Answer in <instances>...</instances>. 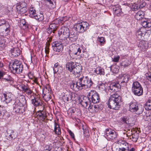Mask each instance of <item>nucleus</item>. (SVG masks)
<instances>
[{"label":"nucleus","mask_w":151,"mask_h":151,"mask_svg":"<svg viewBox=\"0 0 151 151\" xmlns=\"http://www.w3.org/2000/svg\"><path fill=\"white\" fill-rule=\"evenodd\" d=\"M76 110L74 108H71L68 109V115L70 116L72 118H75L76 116H75L76 114L75 111Z\"/></svg>","instance_id":"c756f323"},{"label":"nucleus","mask_w":151,"mask_h":151,"mask_svg":"<svg viewBox=\"0 0 151 151\" xmlns=\"http://www.w3.org/2000/svg\"><path fill=\"white\" fill-rule=\"evenodd\" d=\"M69 55L71 57H76L78 59L82 58V54H81V50L80 47L74 44L70 46L69 49Z\"/></svg>","instance_id":"7ed1b4c3"},{"label":"nucleus","mask_w":151,"mask_h":151,"mask_svg":"<svg viewBox=\"0 0 151 151\" xmlns=\"http://www.w3.org/2000/svg\"><path fill=\"white\" fill-rule=\"evenodd\" d=\"M121 145L122 147L121 148L125 151H130V149L129 148V145L125 141H122L121 143Z\"/></svg>","instance_id":"cd10ccee"},{"label":"nucleus","mask_w":151,"mask_h":151,"mask_svg":"<svg viewBox=\"0 0 151 151\" xmlns=\"http://www.w3.org/2000/svg\"><path fill=\"white\" fill-rule=\"evenodd\" d=\"M144 119L145 120L150 121L151 120V113L150 112H146L144 115Z\"/></svg>","instance_id":"c9c22d12"},{"label":"nucleus","mask_w":151,"mask_h":151,"mask_svg":"<svg viewBox=\"0 0 151 151\" xmlns=\"http://www.w3.org/2000/svg\"><path fill=\"white\" fill-rule=\"evenodd\" d=\"M67 68L70 72L75 75V77H77L80 76L82 69L81 66L76 65L74 63L70 61L67 65Z\"/></svg>","instance_id":"f03ea898"},{"label":"nucleus","mask_w":151,"mask_h":151,"mask_svg":"<svg viewBox=\"0 0 151 151\" xmlns=\"http://www.w3.org/2000/svg\"><path fill=\"white\" fill-rule=\"evenodd\" d=\"M11 53V57H17L19 56L21 52L20 49L17 47L11 49L10 50Z\"/></svg>","instance_id":"a211bd4d"},{"label":"nucleus","mask_w":151,"mask_h":151,"mask_svg":"<svg viewBox=\"0 0 151 151\" xmlns=\"http://www.w3.org/2000/svg\"><path fill=\"white\" fill-rule=\"evenodd\" d=\"M54 148V146H53L52 147V146L47 145L45 147V150H53Z\"/></svg>","instance_id":"680f3d73"},{"label":"nucleus","mask_w":151,"mask_h":151,"mask_svg":"<svg viewBox=\"0 0 151 151\" xmlns=\"http://www.w3.org/2000/svg\"><path fill=\"white\" fill-rule=\"evenodd\" d=\"M111 70H112L113 73H118L119 69L116 66L113 65L111 67Z\"/></svg>","instance_id":"09e8293b"},{"label":"nucleus","mask_w":151,"mask_h":151,"mask_svg":"<svg viewBox=\"0 0 151 151\" xmlns=\"http://www.w3.org/2000/svg\"><path fill=\"white\" fill-rule=\"evenodd\" d=\"M52 46L53 50L56 52H60L63 51V46L61 43L58 41H55L53 42Z\"/></svg>","instance_id":"ddd939ff"},{"label":"nucleus","mask_w":151,"mask_h":151,"mask_svg":"<svg viewBox=\"0 0 151 151\" xmlns=\"http://www.w3.org/2000/svg\"><path fill=\"white\" fill-rule=\"evenodd\" d=\"M127 132L128 133L127 136H128L129 138L132 139L133 142H136L137 141L139 137V134L136 130L133 129L131 131L129 130Z\"/></svg>","instance_id":"1a4fd4ad"},{"label":"nucleus","mask_w":151,"mask_h":151,"mask_svg":"<svg viewBox=\"0 0 151 151\" xmlns=\"http://www.w3.org/2000/svg\"><path fill=\"white\" fill-rule=\"evenodd\" d=\"M21 87L22 90L24 91V92L26 93L28 95H30V98L32 99V96H33L35 94L33 91L31 90L30 88L27 86L22 85Z\"/></svg>","instance_id":"2eb2a0df"},{"label":"nucleus","mask_w":151,"mask_h":151,"mask_svg":"<svg viewBox=\"0 0 151 151\" xmlns=\"http://www.w3.org/2000/svg\"><path fill=\"white\" fill-rule=\"evenodd\" d=\"M34 18L39 21H42L44 19V16L43 14L41 13L37 14Z\"/></svg>","instance_id":"58836bf2"},{"label":"nucleus","mask_w":151,"mask_h":151,"mask_svg":"<svg viewBox=\"0 0 151 151\" xmlns=\"http://www.w3.org/2000/svg\"><path fill=\"white\" fill-rule=\"evenodd\" d=\"M45 118H46V116H45V114H43V115H42V116H41L38 119L42 121H44V120L45 119Z\"/></svg>","instance_id":"69168bd1"},{"label":"nucleus","mask_w":151,"mask_h":151,"mask_svg":"<svg viewBox=\"0 0 151 151\" xmlns=\"http://www.w3.org/2000/svg\"><path fill=\"white\" fill-rule=\"evenodd\" d=\"M113 9L114 11V13L115 15L119 16L121 14L122 9L119 7L114 8H113Z\"/></svg>","instance_id":"e433bc0d"},{"label":"nucleus","mask_w":151,"mask_h":151,"mask_svg":"<svg viewBox=\"0 0 151 151\" xmlns=\"http://www.w3.org/2000/svg\"><path fill=\"white\" fill-rule=\"evenodd\" d=\"M146 76L147 79L151 81V73L149 72L146 74Z\"/></svg>","instance_id":"e2e57ef3"},{"label":"nucleus","mask_w":151,"mask_h":151,"mask_svg":"<svg viewBox=\"0 0 151 151\" xmlns=\"http://www.w3.org/2000/svg\"><path fill=\"white\" fill-rule=\"evenodd\" d=\"M18 13L23 14L26 13L27 10V4L25 2H22L19 3L17 6Z\"/></svg>","instance_id":"9b49d317"},{"label":"nucleus","mask_w":151,"mask_h":151,"mask_svg":"<svg viewBox=\"0 0 151 151\" xmlns=\"http://www.w3.org/2000/svg\"><path fill=\"white\" fill-rule=\"evenodd\" d=\"M73 28L76 30V31L78 33H83L84 32V30L82 29L80 26V24L77 23L74 25Z\"/></svg>","instance_id":"c85d7f7f"},{"label":"nucleus","mask_w":151,"mask_h":151,"mask_svg":"<svg viewBox=\"0 0 151 151\" xmlns=\"http://www.w3.org/2000/svg\"><path fill=\"white\" fill-rule=\"evenodd\" d=\"M121 100V97L117 93L111 95L108 100V107L113 109H118L120 106Z\"/></svg>","instance_id":"f257e3e1"},{"label":"nucleus","mask_w":151,"mask_h":151,"mask_svg":"<svg viewBox=\"0 0 151 151\" xmlns=\"http://www.w3.org/2000/svg\"><path fill=\"white\" fill-rule=\"evenodd\" d=\"M132 90L135 95L140 96L143 94L142 88L140 83L138 82H135L133 83Z\"/></svg>","instance_id":"423d86ee"},{"label":"nucleus","mask_w":151,"mask_h":151,"mask_svg":"<svg viewBox=\"0 0 151 151\" xmlns=\"http://www.w3.org/2000/svg\"><path fill=\"white\" fill-rule=\"evenodd\" d=\"M61 148L58 147L53 148V151H60Z\"/></svg>","instance_id":"774afa93"},{"label":"nucleus","mask_w":151,"mask_h":151,"mask_svg":"<svg viewBox=\"0 0 151 151\" xmlns=\"http://www.w3.org/2000/svg\"><path fill=\"white\" fill-rule=\"evenodd\" d=\"M129 75L124 74L122 76L120 81H119V83H120L121 86H122L123 85V83H126L128 82L129 79ZM124 85V84H123V85Z\"/></svg>","instance_id":"4be33fe9"},{"label":"nucleus","mask_w":151,"mask_h":151,"mask_svg":"<svg viewBox=\"0 0 151 151\" xmlns=\"http://www.w3.org/2000/svg\"><path fill=\"white\" fill-rule=\"evenodd\" d=\"M44 107H42V111H39L37 113V117L38 118L40 117L41 116H42V115H43V114H45L43 113H42L43 112V110L44 109Z\"/></svg>","instance_id":"4d7b16f0"},{"label":"nucleus","mask_w":151,"mask_h":151,"mask_svg":"<svg viewBox=\"0 0 151 151\" xmlns=\"http://www.w3.org/2000/svg\"><path fill=\"white\" fill-rule=\"evenodd\" d=\"M120 59V57L119 56H114L113 58L112 61L114 62H118Z\"/></svg>","instance_id":"bf43d9fd"},{"label":"nucleus","mask_w":151,"mask_h":151,"mask_svg":"<svg viewBox=\"0 0 151 151\" xmlns=\"http://www.w3.org/2000/svg\"><path fill=\"white\" fill-rule=\"evenodd\" d=\"M50 95L49 93L43 94V98L46 101L49 100L51 98Z\"/></svg>","instance_id":"a18cd8bd"},{"label":"nucleus","mask_w":151,"mask_h":151,"mask_svg":"<svg viewBox=\"0 0 151 151\" xmlns=\"http://www.w3.org/2000/svg\"><path fill=\"white\" fill-rule=\"evenodd\" d=\"M4 45V41L2 39L0 38V47H2Z\"/></svg>","instance_id":"338daca9"},{"label":"nucleus","mask_w":151,"mask_h":151,"mask_svg":"<svg viewBox=\"0 0 151 151\" xmlns=\"http://www.w3.org/2000/svg\"><path fill=\"white\" fill-rule=\"evenodd\" d=\"M79 24H80V26L82 29L84 30V32L89 28V24L86 22H83L79 23Z\"/></svg>","instance_id":"7c9ffc66"},{"label":"nucleus","mask_w":151,"mask_h":151,"mask_svg":"<svg viewBox=\"0 0 151 151\" xmlns=\"http://www.w3.org/2000/svg\"><path fill=\"white\" fill-rule=\"evenodd\" d=\"M2 81H7L9 82L11 81V77L9 75L6 74L5 72V74L2 78Z\"/></svg>","instance_id":"72a5a7b5"},{"label":"nucleus","mask_w":151,"mask_h":151,"mask_svg":"<svg viewBox=\"0 0 151 151\" xmlns=\"http://www.w3.org/2000/svg\"><path fill=\"white\" fill-rule=\"evenodd\" d=\"M59 65L58 63H55L53 67L54 74L56 73L58 71Z\"/></svg>","instance_id":"3c124183"},{"label":"nucleus","mask_w":151,"mask_h":151,"mask_svg":"<svg viewBox=\"0 0 151 151\" xmlns=\"http://www.w3.org/2000/svg\"><path fill=\"white\" fill-rule=\"evenodd\" d=\"M82 89H86L89 88L93 84V82L91 79L87 76L79 79Z\"/></svg>","instance_id":"39448f33"},{"label":"nucleus","mask_w":151,"mask_h":151,"mask_svg":"<svg viewBox=\"0 0 151 151\" xmlns=\"http://www.w3.org/2000/svg\"><path fill=\"white\" fill-rule=\"evenodd\" d=\"M60 39L65 40H66V34H59Z\"/></svg>","instance_id":"5fc2aeb1"},{"label":"nucleus","mask_w":151,"mask_h":151,"mask_svg":"<svg viewBox=\"0 0 151 151\" xmlns=\"http://www.w3.org/2000/svg\"><path fill=\"white\" fill-rule=\"evenodd\" d=\"M88 97L87 96V97H84L83 100H81V101H80V102L82 106L85 107L87 108L88 105L90 102L89 101L88 102Z\"/></svg>","instance_id":"393cba45"},{"label":"nucleus","mask_w":151,"mask_h":151,"mask_svg":"<svg viewBox=\"0 0 151 151\" xmlns=\"http://www.w3.org/2000/svg\"><path fill=\"white\" fill-rule=\"evenodd\" d=\"M146 107L149 110H151V100H149L146 104Z\"/></svg>","instance_id":"8fccbe9b"},{"label":"nucleus","mask_w":151,"mask_h":151,"mask_svg":"<svg viewBox=\"0 0 151 151\" xmlns=\"http://www.w3.org/2000/svg\"><path fill=\"white\" fill-rule=\"evenodd\" d=\"M29 16L30 17L32 18H35V17L36 16V15H37V14L36 13V11H32L30 12L29 13Z\"/></svg>","instance_id":"13d9d810"},{"label":"nucleus","mask_w":151,"mask_h":151,"mask_svg":"<svg viewBox=\"0 0 151 151\" xmlns=\"http://www.w3.org/2000/svg\"><path fill=\"white\" fill-rule=\"evenodd\" d=\"M13 107V111L16 113H22L25 111V107L18 99L16 100Z\"/></svg>","instance_id":"0eeeda50"},{"label":"nucleus","mask_w":151,"mask_h":151,"mask_svg":"<svg viewBox=\"0 0 151 151\" xmlns=\"http://www.w3.org/2000/svg\"><path fill=\"white\" fill-rule=\"evenodd\" d=\"M9 27L10 25L9 23H6V25H4V26H3L4 29H5L4 32L6 34H8L9 32Z\"/></svg>","instance_id":"79ce46f5"},{"label":"nucleus","mask_w":151,"mask_h":151,"mask_svg":"<svg viewBox=\"0 0 151 151\" xmlns=\"http://www.w3.org/2000/svg\"><path fill=\"white\" fill-rule=\"evenodd\" d=\"M142 22V25L143 28H149L151 27V22L146 19H144Z\"/></svg>","instance_id":"bb28decb"},{"label":"nucleus","mask_w":151,"mask_h":151,"mask_svg":"<svg viewBox=\"0 0 151 151\" xmlns=\"http://www.w3.org/2000/svg\"><path fill=\"white\" fill-rule=\"evenodd\" d=\"M121 85L119 83H113L110 84L109 86L110 90L111 92H117L118 91L120 88Z\"/></svg>","instance_id":"dca6fc26"},{"label":"nucleus","mask_w":151,"mask_h":151,"mask_svg":"<svg viewBox=\"0 0 151 151\" xmlns=\"http://www.w3.org/2000/svg\"><path fill=\"white\" fill-rule=\"evenodd\" d=\"M67 131H68V133L70 135V136L71 137L74 139V140L75 139V135L74 133L73 132H72L71 130H70L69 129L67 128Z\"/></svg>","instance_id":"603ef678"},{"label":"nucleus","mask_w":151,"mask_h":151,"mask_svg":"<svg viewBox=\"0 0 151 151\" xmlns=\"http://www.w3.org/2000/svg\"><path fill=\"white\" fill-rule=\"evenodd\" d=\"M95 73L97 74L103 75L105 73L104 69L100 67L96 68L95 70Z\"/></svg>","instance_id":"2f4dec72"},{"label":"nucleus","mask_w":151,"mask_h":151,"mask_svg":"<svg viewBox=\"0 0 151 151\" xmlns=\"http://www.w3.org/2000/svg\"><path fill=\"white\" fill-rule=\"evenodd\" d=\"M3 98L4 99V101L6 104H8L13 99V96L10 93L4 94Z\"/></svg>","instance_id":"aec40b11"},{"label":"nucleus","mask_w":151,"mask_h":151,"mask_svg":"<svg viewBox=\"0 0 151 151\" xmlns=\"http://www.w3.org/2000/svg\"><path fill=\"white\" fill-rule=\"evenodd\" d=\"M6 23H8V22L4 19H0V31H2L1 30L2 28H3V26L4 25H6Z\"/></svg>","instance_id":"ea45409f"},{"label":"nucleus","mask_w":151,"mask_h":151,"mask_svg":"<svg viewBox=\"0 0 151 151\" xmlns=\"http://www.w3.org/2000/svg\"><path fill=\"white\" fill-rule=\"evenodd\" d=\"M66 27H65L61 28L60 30L59 31V34H66Z\"/></svg>","instance_id":"864d4df0"},{"label":"nucleus","mask_w":151,"mask_h":151,"mask_svg":"<svg viewBox=\"0 0 151 151\" xmlns=\"http://www.w3.org/2000/svg\"><path fill=\"white\" fill-rule=\"evenodd\" d=\"M144 13L142 11L138 12L135 14L136 19L139 20H143L144 19Z\"/></svg>","instance_id":"b1692460"},{"label":"nucleus","mask_w":151,"mask_h":151,"mask_svg":"<svg viewBox=\"0 0 151 151\" xmlns=\"http://www.w3.org/2000/svg\"><path fill=\"white\" fill-rule=\"evenodd\" d=\"M97 40L101 45H103L105 43L106 40L103 37H98Z\"/></svg>","instance_id":"4c0bfd02"},{"label":"nucleus","mask_w":151,"mask_h":151,"mask_svg":"<svg viewBox=\"0 0 151 151\" xmlns=\"http://www.w3.org/2000/svg\"><path fill=\"white\" fill-rule=\"evenodd\" d=\"M105 133V137L107 139H113L117 137L116 132L110 128L106 129Z\"/></svg>","instance_id":"9d476101"},{"label":"nucleus","mask_w":151,"mask_h":151,"mask_svg":"<svg viewBox=\"0 0 151 151\" xmlns=\"http://www.w3.org/2000/svg\"><path fill=\"white\" fill-rule=\"evenodd\" d=\"M146 33V30L144 28L141 27L138 29L136 34L138 39L140 40L143 39V38L145 35Z\"/></svg>","instance_id":"4468645a"},{"label":"nucleus","mask_w":151,"mask_h":151,"mask_svg":"<svg viewBox=\"0 0 151 151\" xmlns=\"http://www.w3.org/2000/svg\"><path fill=\"white\" fill-rule=\"evenodd\" d=\"M52 0H45V4L48 6L49 8H51L53 5V3Z\"/></svg>","instance_id":"c03bdc74"},{"label":"nucleus","mask_w":151,"mask_h":151,"mask_svg":"<svg viewBox=\"0 0 151 151\" xmlns=\"http://www.w3.org/2000/svg\"><path fill=\"white\" fill-rule=\"evenodd\" d=\"M20 25L21 26L23 27V29H26L28 28V25L26 24L24 19H22L20 21Z\"/></svg>","instance_id":"a19ab883"},{"label":"nucleus","mask_w":151,"mask_h":151,"mask_svg":"<svg viewBox=\"0 0 151 151\" xmlns=\"http://www.w3.org/2000/svg\"><path fill=\"white\" fill-rule=\"evenodd\" d=\"M147 45L146 42L145 41L142 40L139 42L138 47L141 50L145 51L147 49Z\"/></svg>","instance_id":"5701e85b"},{"label":"nucleus","mask_w":151,"mask_h":151,"mask_svg":"<svg viewBox=\"0 0 151 151\" xmlns=\"http://www.w3.org/2000/svg\"><path fill=\"white\" fill-rule=\"evenodd\" d=\"M49 44L48 43H46V46L45 48V52L46 54V56H47V55L48 54L49 52Z\"/></svg>","instance_id":"052dcab7"},{"label":"nucleus","mask_w":151,"mask_h":151,"mask_svg":"<svg viewBox=\"0 0 151 151\" xmlns=\"http://www.w3.org/2000/svg\"><path fill=\"white\" fill-rule=\"evenodd\" d=\"M122 118L121 122L123 123L129 124L128 119L127 117H124Z\"/></svg>","instance_id":"6e6d98bb"},{"label":"nucleus","mask_w":151,"mask_h":151,"mask_svg":"<svg viewBox=\"0 0 151 151\" xmlns=\"http://www.w3.org/2000/svg\"><path fill=\"white\" fill-rule=\"evenodd\" d=\"M145 3L144 2L142 4V5H141L139 6L138 5H136L133 8L134 9V11H135L136 10H137L139 8H142L143 7H144L145 6Z\"/></svg>","instance_id":"49530a36"},{"label":"nucleus","mask_w":151,"mask_h":151,"mask_svg":"<svg viewBox=\"0 0 151 151\" xmlns=\"http://www.w3.org/2000/svg\"><path fill=\"white\" fill-rule=\"evenodd\" d=\"M32 103L35 106H41L42 107H44V105L41 101L40 99L34 97L33 99L31 100Z\"/></svg>","instance_id":"412c9836"},{"label":"nucleus","mask_w":151,"mask_h":151,"mask_svg":"<svg viewBox=\"0 0 151 151\" xmlns=\"http://www.w3.org/2000/svg\"><path fill=\"white\" fill-rule=\"evenodd\" d=\"M145 3L144 2L142 4V5H141L139 6L138 5H136L133 8L134 9V11H135L136 10H137L139 8H142L143 7H144L145 6Z\"/></svg>","instance_id":"de8ad7c7"},{"label":"nucleus","mask_w":151,"mask_h":151,"mask_svg":"<svg viewBox=\"0 0 151 151\" xmlns=\"http://www.w3.org/2000/svg\"><path fill=\"white\" fill-rule=\"evenodd\" d=\"M99 107L98 104L95 105L94 106L90 105L88 108L89 110L92 111L93 113L97 112L99 110Z\"/></svg>","instance_id":"a878e982"},{"label":"nucleus","mask_w":151,"mask_h":151,"mask_svg":"<svg viewBox=\"0 0 151 151\" xmlns=\"http://www.w3.org/2000/svg\"><path fill=\"white\" fill-rule=\"evenodd\" d=\"M55 129L54 132L55 133L58 135H59L61 133L59 125L56 122H55L54 123Z\"/></svg>","instance_id":"473e14b6"},{"label":"nucleus","mask_w":151,"mask_h":151,"mask_svg":"<svg viewBox=\"0 0 151 151\" xmlns=\"http://www.w3.org/2000/svg\"><path fill=\"white\" fill-rule=\"evenodd\" d=\"M131 64V62L128 59H126L124 61H123L121 63L120 65L125 68L130 65Z\"/></svg>","instance_id":"f704fd0d"},{"label":"nucleus","mask_w":151,"mask_h":151,"mask_svg":"<svg viewBox=\"0 0 151 151\" xmlns=\"http://www.w3.org/2000/svg\"><path fill=\"white\" fill-rule=\"evenodd\" d=\"M68 86H70L73 90L77 91L79 89H81V84L79 79L75 83L73 81H70V83H68Z\"/></svg>","instance_id":"f8f14e48"},{"label":"nucleus","mask_w":151,"mask_h":151,"mask_svg":"<svg viewBox=\"0 0 151 151\" xmlns=\"http://www.w3.org/2000/svg\"><path fill=\"white\" fill-rule=\"evenodd\" d=\"M88 97V101L94 104L99 102L100 100L98 94L94 90H91L89 92Z\"/></svg>","instance_id":"6e6552de"},{"label":"nucleus","mask_w":151,"mask_h":151,"mask_svg":"<svg viewBox=\"0 0 151 151\" xmlns=\"http://www.w3.org/2000/svg\"><path fill=\"white\" fill-rule=\"evenodd\" d=\"M6 112V111L4 107H0V117H3Z\"/></svg>","instance_id":"37998d69"},{"label":"nucleus","mask_w":151,"mask_h":151,"mask_svg":"<svg viewBox=\"0 0 151 151\" xmlns=\"http://www.w3.org/2000/svg\"><path fill=\"white\" fill-rule=\"evenodd\" d=\"M58 25L52 23L49 25V27L47 29L48 34H51L52 32L54 33L55 32L58 27Z\"/></svg>","instance_id":"f3484780"},{"label":"nucleus","mask_w":151,"mask_h":151,"mask_svg":"<svg viewBox=\"0 0 151 151\" xmlns=\"http://www.w3.org/2000/svg\"><path fill=\"white\" fill-rule=\"evenodd\" d=\"M129 111L132 112L137 111L138 109V106L137 103L135 102H131L129 104Z\"/></svg>","instance_id":"6ab92c4d"},{"label":"nucleus","mask_w":151,"mask_h":151,"mask_svg":"<svg viewBox=\"0 0 151 151\" xmlns=\"http://www.w3.org/2000/svg\"><path fill=\"white\" fill-rule=\"evenodd\" d=\"M10 68L14 73L20 74L23 70L22 65L18 60L14 61L12 64L10 65Z\"/></svg>","instance_id":"20e7f679"},{"label":"nucleus","mask_w":151,"mask_h":151,"mask_svg":"<svg viewBox=\"0 0 151 151\" xmlns=\"http://www.w3.org/2000/svg\"><path fill=\"white\" fill-rule=\"evenodd\" d=\"M5 74V72L3 71L0 70V80L2 79Z\"/></svg>","instance_id":"0e129e2a"}]
</instances>
